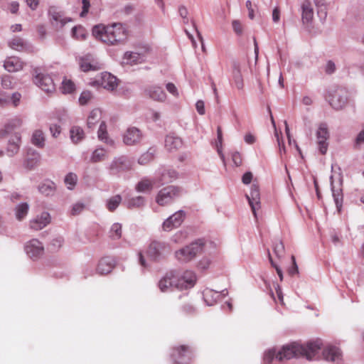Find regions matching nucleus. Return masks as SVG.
Listing matches in <instances>:
<instances>
[{
    "label": "nucleus",
    "instance_id": "54",
    "mask_svg": "<svg viewBox=\"0 0 364 364\" xmlns=\"http://www.w3.org/2000/svg\"><path fill=\"white\" fill-rule=\"evenodd\" d=\"M178 12H179L180 16L183 18V22L185 23H188V12L187 9L185 6H180L179 9H178Z\"/></svg>",
    "mask_w": 364,
    "mask_h": 364
},
{
    "label": "nucleus",
    "instance_id": "3",
    "mask_svg": "<svg viewBox=\"0 0 364 364\" xmlns=\"http://www.w3.org/2000/svg\"><path fill=\"white\" fill-rule=\"evenodd\" d=\"M203 244L200 242H194L175 252L176 259L183 263L193 260L198 255L203 252Z\"/></svg>",
    "mask_w": 364,
    "mask_h": 364
},
{
    "label": "nucleus",
    "instance_id": "57",
    "mask_svg": "<svg viewBox=\"0 0 364 364\" xmlns=\"http://www.w3.org/2000/svg\"><path fill=\"white\" fill-rule=\"evenodd\" d=\"M291 260H292V267L289 269V274L291 276L298 274V267L296 263L295 257L291 256Z\"/></svg>",
    "mask_w": 364,
    "mask_h": 364
},
{
    "label": "nucleus",
    "instance_id": "44",
    "mask_svg": "<svg viewBox=\"0 0 364 364\" xmlns=\"http://www.w3.org/2000/svg\"><path fill=\"white\" fill-rule=\"evenodd\" d=\"M98 138L100 140L103 141L106 143H109L108 134L107 132V126L105 122L100 123L98 129Z\"/></svg>",
    "mask_w": 364,
    "mask_h": 364
},
{
    "label": "nucleus",
    "instance_id": "22",
    "mask_svg": "<svg viewBox=\"0 0 364 364\" xmlns=\"http://www.w3.org/2000/svg\"><path fill=\"white\" fill-rule=\"evenodd\" d=\"M183 141L181 138L173 135H168L165 139V147L168 151H174L182 147Z\"/></svg>",
    "mask_w": 364,
    "mask_h": 364
},
{
    "label": "nucleus",
    "instance_id": "42",
    "mask_svg": "<svg viewBox=\"0 0 364 364\" xmlns=\"http://www.w3.org/2000/svg\"><path fill=\"white\" fill-rule=\"evenodd\" d=\"M122 202V197L119 195H116L111 197L107 203V209L112 212L114 211Z\"/></svg>",
    "mask_w": 364,
    "mask_h": 364
},
{
    "label": "nucleus",
    "instance_id": "39",
    "mask_svg": "<svg viewBox=\"0 0 364 364\" xmlns=\"http://www.w3.org/2000/svg\"><path fill=\"white\" fill-rule=\"evenodd\" d=\"M9 46L14 50L22 51L26 50V45L24 41L21 38H14L9 42Z\"/></svg>",
    "mask_w": 364,
    "mask_h": 364
},
{
    "label": "nucleus",
    "instance_id": "5",
    "mask_svg": "<svg viewBox=\"0 0 364 364\" xmlns=\"http://www.w3.org/2000/svg\"><path fill=\"white\" fill-rule=\"evenodd\" d=\"M174 288L183 290L192 288L196 282V276L192 271L173 272Z\"/></svg>",
    "mask_w": 364,
    "mask_h": 364
},
{
    "label": "nucleus",
    "instance_id": "61",
    "mask_svg": "<svg viewBox=\"0 0 364 364\" xmlns=\"http://www.w3.org/2000/svg\"><path fill=\"white\" fill-rule=\"evenodd\" d=\"M274 289H275V291H276V294H277V298H278V300L279 301V302L283 304H284V301H283V294H282V289L279 287V284H275L274 285Z\"/></svg>",
    "mask_w": 364,
    "mask_h": 364
},
{
    "label": "nucleus",
    "instance_id": "40",
    "mask_svg": "<svg viewBox=\"0 0 364 364\" xmlns=\"http://www.w3.org/2000/svg\"><path fill=\"white\" fill-rule=\"evenodd\" d=\"M107 152L104 149H97L93 151L90 161L93 163H97L105 160Z\"/></svg>",
    "mask_w": 364,
    "mask_h": 364
},
{
    "label": "nucleus",
    "instance_id": "51",
    "mask_svg": "<svg viewBox=\"0 0 364 364\" xmlns=\"http://www.w3.org/2000/svg\"><path fill=\"white\" fill-rule=\"evenodd\" d=\"M232 28H233V30L237 34V35H241L242 33V31H243V27H242V23H240V21L238 20H234L232 23Z\"/></svg>",
    "mask_w": 364,
    "mask_h": 364
},
{
    "label": "nucleus",
    "instance_id": "43",
    "mask_svg": "<svg viewBox=\"0 0 364 364\" xmlns=\"http://www.w3.org/2000/svg\"><path fill=\"white\" fill-rule=\"evenodd\" d=\"M28 205L27 203H21L16 207V216L18 220H21L27 215Z\"/></svg>",
    "mask_w": 364,
    "mask_h": 364
},
{
    "label": "nucleus",
    "instance_id": "58",
    "mask_svg": "<svg viewBox=\"0 0 364 364\" xmlns=\"http://www.w3.org/2000/svg\"><path fill=\"white\" fill-rule=\"evenodd\" d=\"M21 98V94L18 92H15L12 95L10 100H11L12 105L14 107H17L19 105Z\"/></svg>",
    "mask_w": 364,
    "mask_h": 364
},
{
    "label": "nucleus",
    "instance_id": "4",
    "mask_svg": "<svg viewBox=\"0 0 364 364\" xmlns=\"http://www.w3.org/2000/svg\"><path fill=\"white\" fill-rule=\"evenodd\" d=\"M193 355V348L188 345H180L173 347L171 354L173 364H191Z\"/></svg>",
    "mask_w": 364,
    "mask_h": 364
},
{
    "label": "nucleus",
    "instance_id": "52",
    "mask_svg": "<svg viewBox=\"0 0 364 364\" xmlns=\"http://www.w3.org/2000/svg\"><path fill=\"white\" fill-rule=\"evenodd\" d=\"M90 1L91 0H82V11L80 13V16L84 17L87 14L89 9L90 7Z\"/></svg>",
    "mask_w": 364,
    "mask_h": 364
},
{
    "label": "nucleus",
    "instance_id": "18",
    "mask_svg": "<svg viewBox=\"0 0 364 364\" xmlns=\"http://www.w3.org/2000/svg\"><path fill=\"white\" fill-rule=\"evenodd\" d=\"M4 67L9 72H17L23 68V63L18 57H9L5 60Z\"/></svg>",
    "mask_w": 364,
    "mask_h": 364
},
{
    "label": "nucleus",
    "instance_id": "64",
    "mask_svg": "<svg viewBox=\"0 0 364 364\" xmlns=\"http://www.w3.org/2000/svg\"><path fill=\"white\" fill-rule=\"evenodd\" d=\"M151 158L152 156H151L150 154H144L142 156H141L140 158L139 159V163L141 164H145L148 161L151 160Z\"/></svg>",
    "mask_w": 364,
    "mask_h": 364
},
{
    "label": "nucleus",
    "instance_id": "24",
    "mask_svg": "<svg viewBox=\"0 0 364 364\" xmlns=\"http://www.w3.org/2000/svg\"><path fill=\"white\" fill-rule=\"evenodd\" d=\"M156 183H159L157 178L150 180L147 178H144L136 184V190L138 192H150L153 189L154 184Z\"/></svg>",
    "mask_w": 364,
    "mask_h": 364
},
{
    "label": "nucleus",
    "instance_id": "17",
    "mask_svg": "<svg viewBox=\"0 0 364 364\" xmlns=\"http://www.w3.org/2000/svg\"><path fill=\"white\" fill-rule=\"evenodd\" d=\"M50 222V216L48 213H43L39 218L30 222V226L35 230H39L46 227Z\"/></svg>",
    "mask_w": 364,
    "mask_h": 364
},
{
    "label": "nucleus",
    "instance_id": "55",
    "mask_svg": "<svg viewBox=\"0 0 364 364\" xmlns=\"http://www.w3.org/2000/svg\"><path fill=\"white\" fill-rule=\"evenodd\" d=\"M166 90H168V92H170L173 96H175V97H178V90H177V88H176V87L175 86L174 84H173L171 82H168L166 85Z\"/></svg>",
    "mask_w": 364,
    "mask_h": 364
},
{
    "label": "nucleus",
    "instance_id": "26",
    "mask_svg": "<svg viewBox=\"0 0 364 364\" xmlns=\"http://www.w3.org/2000/svg\"><path fill=\"white\" fill-rule=\"evenodd\" d=\"M147 95L153 100L156 101H164L166 97L164 91L160 87H152L147 90Z\"/></svg>",
    "mask_w": 364,
    "mask_h": 364
},
{
    "label": "nucleus",
    "instance_id": "59",
    "mask_svg": "<svg viewBox=\"0 0 364 364\" xmlns=\"http://www.w3.org/2000/svg\"><path fill=\"white\" fill-rule=\"evenodd\" d=\"M12 82L11 77L9 75L4 76L1 80V85L5 88H9L11 86Z\"/></svg>",
    "mask_w": 364,
    "mask_h": 364
},
{
    "label": "nucleus",
    "instance_id": "63",
    "mask_svg": "<svg viewBox=\"0 0 364 364\" xmlns=\"http://www.w3.org/2000/svg\"><path fill=\"white\" fill-rule=\"evenodd\" d=\"M252 179V173L251 172H246L242 178V183L249 184Z\"/></svg>",
    "mask_w": 364,
    "mask_h": 364
},
{
    "label": "nucleus",
    "instance_id": "14",
    "mask_svg": "<svg viewBox=\"0 0 364 364\" xmlns=\"http://www.w3.org/2000/svg\"><path fill=\"white\" fill-rule=\"evenodd\" d=\"M48 14L50 19L53 21V23H55L57 26H63L67 22L71 21L70 18L65 16L63 12L56 6H50Z\"/></svg>",
    "mask_w": 364,
    "mask_h": 364
},
{
    "label": "nucleus",
    "instance_id": "45",
    "mask_svg": "<svg viewBox=\"0 0 364 364\" xmlns=\"http://www.w3.org/2000/svg\"><path fill=\"white\" fill-rule=\"evenodd\" d=\"M77 181V176L73 173H69L67 174L64 180L65 185L69 189H73L75 186Z\"/></svg>",
    "mask_w": 364,
    "mask_h": 364
},
{
    "label": "nucleus",
    "instance_id": "48",
    "mask_svg": "<svg viewBox=\"0 0 364 364\" xmlns=\"http://www.w3.org/2000/svg\"><path fill=\"white\" fill-rule=\"evenodd\" d=\"M92 98V93L90 91H83L80 97L79 102L81 105H86Z\"/></svg>",
    "mask_w": 364,
    "mask_h": 364
},
{
    "label": "nucleus",
    "instance_id": "19",
    "mask_svg": "<svg viewBox=\"0 0 364 364\" xmlns=\"http://www.w3.org/2000/svg\"><path fill=\"white\" fill-rule=\"evenodd\" d=\"M114 267V260L109 257H105L100 260L97 264V272L102 275L107 274L112 272Z\"/></svg>",
    "mask_w": 364,
    "mask_h": 364
},
{
    "label": "nucleus",
    "instance_id": "10",
    "mask_svg": "<svg viewBox=\"0 0 364 364\" xmlns=\"http://www.w3.org/2000/svg\"><path fill=\"white\" fill-rule=\"evenodd\" d=\"M36 75L34 78V82L36 85L47 93L52 92L55 90V84L50 75L37 73V70H36Z\"/></svg>",
    "mask_w": 364,
    "mask_h": 364
},
{
    "label": "nucleus",
    "instance_id": "13",
    "mask_svg": "<svg viewBox=\"0 0 364 364\" xmlns=\"http://www.w3.org/2000/svg\"><path fill=\"white\" fill-rule=\"evenodd\" d=\"M246 197L252 208V211L256 217V210L260 208V195L258 186L253 184L251 186L250 194L246 195Z\"/></svg>",
    "mask_w": 364,
    "mask_h": 364
},
{
    "label": "nucleus",
    "instance_id": "8",
    "mask_svg": "<svg viewBox=\"0 0 364 364\" xmlns=\"http://www.w3.org/2000/svg\"><path fill=\"white\" fill-rule=\"evenodd\" d=\"M329 132L328 127L325 123H321L316 131V142L321 154H325L328 150Z\"/></svg>",
    "mask_w": 364,
    "mask_h": 364
},
{
    "label": "nucleus",
    "instance_id": "53",
    "mask_svg": "<svg viewBox=\"0 0 364 364\" xmlns=\"http://www.w3.org/2000/svg\"><path fill=\"white\" fill-rule=\"evenodd\" d=\"M84 209V205L82 204V203H76L73 205V208H72V210H71V214L73 215H78L80 214Z\"/></svg>",
    "mask_w": 364,
    "mask_h": 364
},
{
    "label": "nucleus",
    "instance_id": "28",
    "mask_svg": "<svg viewBox=\"0 0 364 364\" xmlns=\"http://www.w3.org/2000/svg\"><path fill=\"white\" fill-rule=\"evenodd\" d=\"M341 186L339 185L338 187H336L333 185H332L331 188L332 195L338 211L341 210L343 200V190Z\"/></svg>",
    "mask_w": 364,
    "mask_h": 364
},
{
    "label": "nucleus",
    "instance_id": "15",
    "mask_svg": "<svg viewBox=\"0 0 364 364\" xmlns=\"http://www.w3.org/2000/svg\"><path fill=\"white\" fill-rule=\"evenodd\" d=\"M141 133L139 129L135 127L127 129L123 136V141L127 145H134L141 139Z\"/></svg>",
    "mask_w": 364,
    "mask_h": 364
},
{
    "label": "nucleus",
    "instance_id": "25",
    "mask_svg": "<svg viewBox=\"0 0 364 364\" xmlns=\"http://www.w3.org/2000/svg\"><path fill=\"white\" fill-rule=\"evenodd\" d=\"M323 355L326 360L335 361L341 356V350L335 346H328L323 352Z\"/></svg>",
    "mask_w": 364,
    "mask_h": 364
},
{
    "label": "nucleus",
    "instance_id": "12",
    "mask_svg": "<svg viewBox=\"0 0 364 364\" xmlns=\"http://www.w3.org/2000/svg\"><path fill=\"white\" fill-rule=\"evenodd\" d=\"M185 213L183 210L176 212L163 223V229L165 231H170L173 228H178L183 221Z\"/></svg>",
    "mask_w": 364,
    "mask_h": 364
},
{
    "label": "nucleus",
    "instance_id": "1",
    "mask_svg": "<svg viewBox=\"0 0 364 364\" xmlns=\"http://www.w3.org/2000/svg\"><path fill=\"white\" fill-rule=\"evenodd\" d=\"M95 38L108 46H119L127 42L129 31L125 24L114 23L107 26L97 25L92 29Z\"/></svg>",
    "mask_w": 364,
    "mask_h": 364
},
{
    "label": "nucleus",
    "instance_id": "20",
    "mask_svg": "<svg viewBox=\"0 0 364 364\" xmlns=\"http://www.w3.org/2000/svg\"><path fill=\"white\" fill-rule=\"evenodd\" d=\"M113 173H117L121 171H126L130 168L129 161L124 156L114 159L109 167Z\"/></svg>",
    "mask_w": 364,
    "mask_h": 364
},
{
    "label": "nucleus",
    "instance_id": "7",
    "mask_svg": "<svg viewBox=\"0 0 364 364\" xmlns=\"http://www.w3.org/2000/svg\"><path fill=\"white\" fill-rule=\"evenodd\" d=\"M181 188L174 186H168L162 188L156 195V202L160 205H166L172 203L181 195Z\"/></svg>",
    "mask_w": 364,
    "mask_h": 364
},
{
    "label": "nucleus",
    "instance_id": "62",
    "mask_svg": "<svg viewBox=\"0 0 364 364\" xmlns=\"http://www.w3.org/2000/svg\"><path fill=\"white\" fill-rule=\"evenodd\" d=\"M18 8H19V4L16 1H12L9 5V10L12 14H16L17 11H18Z\"/></svg>",
    "mask_w": 364,
    "mask_h": 364
},
{
    "label": "nucleus",
    "instance_id": "16",
    "mask_svg": "<svg viewBox=\"0 0 364 364\" xmlns=\"http://www.w3.org/2000/svg\"><path fill=\"white\" fill-rule=\"evenodd\" d=\"M78 63L80 70L83 72L100 69L99 63L94 62L92 56L90 55L85 57H80L78 60Z\"/></svg>",
    "mask_w": 364,
    "mask_h": 364
},
{
    "label": "nucleus",
    "instance_id": "11",
    "mask_svg": "<svg viewBox=\"0 0 364 364\" xmlns=\"http://www.w3.org/2000/svg\"><path fill=\"white\" fill-rule=\"evenodd\" d=\"M27 255L33 259H36L43 255L44 248L42 243L38 240H31L25 247Z\"/></svg>",
    "mask_w": 364,
    "mask_h": 364
},
{
    "label": "nucleus",
    "instance_id": "29",
    "mask_svg": "<svg viewBox=\"0 0 364 364\" xmlns=\"http://www.w3.org/2000/svg\"><path fill=\"white\" fill-rule=\"evenodd\" d=\"M177 178V173L174 170H164L161 173V177L158 179L159 185L169 183Z\"/></svg>",
    "mask_w": 364,
    "mask_h": 364
},
{
    "label": "nucleus",
    "instance_id": "47",
    "mask_svg": "<svg viewBox=\"0 0 364 364\" xmlns=\"http://www.w3.org/2000/svg\"><path fill=\"white\" fill-rule=\"evenodd\" d=\"M122 236V225L119 223L112 225L110 230V237L113 240L119 239Z\"/></svg>",
    "mask_w": 364,
    "mask_h": 364
},
{
    "label": "nucleus",
    "instance_id": "23",
    "mask_svg": "<svg viewBox=\"0 0 364 364\" xmlns=\"http://www.w3.org/2000/svg\"><path fill=\"white\" fill-rule=\"evenodd\" d=\"M166 249L164 243L159 242H153L150 244L146 253L148 256L153 259H156Z\"/></svg>",
    "mask_w": 364,
    "mask_h": 364
},
{
    "label": "nucleus",
    "instance_id": "32",
    "mask_svg": "<svg viewBox=\"0 0 364 364\" xmlns=\"http://www.w3.org/2000/svg\"><path fill=\"white\" fill-rule=\"evenodd\" d=\"M20 143L21 136L19 134H16L15 139H14L12 141H10L8 144L6 152L9 156H12L18 153L20 147Z\"/></svg>",
    "mask_w": 364,
    "mask_h": 364
},
{
    "label": "nucleus",
    "instance_id": "49",
    "mask_svg": "<svg viewBox=\"0 0 364 364\" xmlns=\"http://www.w3.org/2000/svg\"><path fill=\"white\" fill-rule=\"evenodd\" d=\"M277 354L274 349H271L267 351L264 355V360L265 363H270L274 358L277 359Z\"/></svg>",
    "mask_w": 364,
    "mask_h": 364
},
{
    "label": "nucleus",
    "instance_id": "6",
    "mask_svg": "<svg viewBox=\"0 0 364 364\" xmlns=\"http://www.w3.org/2000/svg\"><path fill=\"white\" fill-rule=\"evenodd\" d=\"M326 100L335 109H343L348 102V91L343 87H337L328 92Z\"/></svg>",
    "mask_w": 364,
    "mask_h": 364
},
{
    "label": "nucleus",
    "instance_id": "38",
    "mask_svg": "<svg viewBox=\"0 0 364 364\" xmlns=\"http://www.w3.org/2000/svg\"><path fill=\"white\" fill-rule=\"evenodd\" d=\"M87 33L85 29L81 26H75L72 29V36L74 38L78 41H82L86 38Z\"/></svg>",
    "mask_w": 364,
    "mask_h": 364
},
{
    "label": "nucleus",
    "instance_id": "34",
    "mask_svg": "<svg viewBox=\"0 0 364 364\" xmlns=\"http://www.w3.org/2000/svg\"><path fill=\"white\" fill-rule=\"evenodd\" d=\"M70 133V139L75 144L80 142L85 136L83 129L77 126L73 127Z\"/></svg>",
    "mask_w": 364,
    "mask_h": 364
},
{
    "label": "nucleus",
    "instance_id": "9",
    "mask_svg": "<svg viewBox=\"0 0 364 364\" xmlns=\"http://www.w3.org/2000/svg\"><path fill=\"white\" fill-rule=\"evenodd\" d=\"M98 85L108 90H114L118 85L117 78L109 73H102L99 78L92 83Z\"/></svg>",
    "mask_w": 364,
    "mask_h": 364
},
{
    "label": "nucleus",
    "instance_id": "41",
    "mask_svg": "<svg viewBox=\"0 0 364 364\" xmlns=\"http://www.w3.org/2000/svg\"><path fill=\"white\" fill-rule=\"evenodd\" d=\"M217 135H218V139L215 142V146L217 149V151L221 158L223 161H224V155L222 152V147H223V132L222 128L220 126H218L217 128Z\"/></svg>",
    "mask_w": 364,
    "mask_h": 364
},
{
    "label": "nucleus",
    "instance_id": "50",
    "mask_svg": "<svg viewBox=\"0 0 364 364\" xmlns=\"http://www.w3.org/2000/svg\"><path fill=\"white\" fill-rule=\"evenodd\" d=\"M316 6L318 8V13H323L326 16V5L325 0H314Z\"/></svg>",
    "mask_w": 364,
    "mask_h": 364
},
{
    "label": "nucleus",
    "instance_id": "46",
    "mask_svg": "<svg viewBox=\"0 0 364 364\" xmlns=\"http://www.w3.org/2000/svg\"><path fill=\"white\" fill-rule=\"evenodd\" d=\"M22 119L18 117H16L13 119H11L6 126H5V131L6 134L10 132L11 130L18 128L22 124Z\"/></svg>",
    "mask_w": 364,
    "mask_h": 364
},
{
    "label": "nucleus",
    "instance_id": "37",
    "mask_svg": "<svg viewBox=\"0 0 364 364\" xmlns=\"http://www.w3.org/2000/svg\"><path fill=\"white\" fill-rule=\"evenodd\" d=\"M60 89L63 93L70 94L75 90V85L71 80L65 77L62 82Z\"/></svg>",
    "mask_w": 364,
    "mask_h": 364
},
{
    "label": "nucleus",
    "instance_id": "60",
    "mask_svg": "<svg viewBox=\"0 0 364 364\" xmlns=\"http://www.w3.org/2000/svg\"><path fill=\"white\" fill-rule=\"evenodd\" d=\"M196 108L200 114L203 115L205 114V106L203 101L198 100L196 104Z\"/></svg>",
    "mask_w": 364,
    "mask_h": 364
},
{
    "label": "nucleus",
    "instance_id": "33",
    "mask_svg": "<svg viewBox=\"0 0 364 364\" xmlns=\"http://www.w3.org/2000/svg\"><path fill=\"white\" fill-rule=\"evenodd\" d=\"M102 118V112L99 109L92 110L87 117V127L92 128Z\"/></svg>",
    "mask_w": 364,
    "mask_h": 364
},
{
    "label": "nucleus",
    "instance_id": "27",
    "mask_svg": "<svg viewBox=\"0 0 364 364\" xmlns=\"http://www.w3.org/2000/svg\"><path fill=\"white\" fill-rule=\"evenodd\" d=\"M314 17V10L309 0H306L302 4V20L309 23Z\"/></svg>",
    "mask_w": 364,
    "mask_h": 364
},
{
    "label": "nucleus",
    "instance_id": "30",
    "mask_svg": "<svg viewBox=\"0 0 364 364\" xmlns=\"http://www.w3.org/2000/svg\"><path fill=\"white\" fill-rule=\"evenodd\" d=\"M46 138L42 130L36 129L31 136V142L38 148H43L45 145Z\"/></svg>",
    "mask_w": 364,
    "mask_h": 364
},
{
    "label": "nucleus",
    "instance_id": "21",
    "mask_svg": "<svg viewBox=\"0 0 364 364\" xmlns=\"http://www.w3.org/2000/svg\"><path fill=\"white\" fill-rule=\"evenodd\" d=\"M159 287L161 291L166 292L174 288L173 271L169 272L159 281Z\"/></svg>",
    "mask_w": 364,
    "mask_h": 364
},
{
    "label": "nucleus",
    "instance_id": "2",
    "mask_svg": "<svg viewBox=\"0 0 364 364\" xmlns=\"http://www.w3.org/2000/svg\"><path fill=\"white\" fill-rule=\"evenodd\" d=\"M322 343L319 340L309 342L306 345L298 343H292L283 346L277 354V359L282 361L294 357H305L307 360H311L321 348Z\"/></svg>",
    "mask_w": 364,
    "mask_h": 364
},
{
    "label": "nucleus",
    "instance_id": "35",
    "mask_svg": "<svg viewBox=\"0 0 364 364\" xmlns=\"http://www.w3.org/2000/svg\"><path fill=\"white\" fill-rule=\"evenodd\" d=\"M38 190L41 193L48 196H52L55 193V186L54 183L51 181H48L46 183H43L38 186Z\"/></svg>",
    "mask_w": 364,
    "mask_h": 364
},
{
    "label": "nucleus",
    "instance_id": "36",
    "mask_svg": "<svg viewBox=\"0 0 364 364\" xmlns=\"http://www.w3.org/2000/svg\"><path fill=\"white\" fill-rule=\"evenodd\" d=\"M144 198L142 196H136L129 199L127 202V207L129 209L140 208L144 205Z\"/></svg>",
    "mask_w": 364,
    "mask_h": 364
},
{
    "label": "nucleus",
    "instance_id": "56",
    "mask_svg": "<svg viewBox=\"0 0 364 364\" xmlns=\"http://www.w3.org/2000/svg\"><path fill=\"white\" fill-rule=\"evenodd\" d=\"M50 131L52 134V136L55 138H56L60 133L61 129L60 126L57 124H51L50 126Z\"/></svg>",
    "mask_w": 364,
    "mask_h": 364
},
{
    "label": "nucleus",
    "instance_id": "31",
    "mask_svg": "<svg viewBox=\"0 0 364 364\" xmlns=\"http://www.w3.org/2000/svg\"><path fill=\"white\" fill-rule=\"evenodd\" d=\"M124 60L126 64H137L143 61V57L138 53L126 52L124 55Z\"/></svg>",
    "mask_w": 364,
    "mask_h": 364
}]
</instances>
